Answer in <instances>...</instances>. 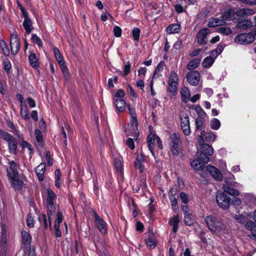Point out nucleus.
Listing matches in <instances>:
<instances>
[{"label":"nucleus","mask_w":256,"mask_h":256,"mask_svg":"<svg viewBox=\"0 0 256 256\" xmlns=\"http://www.w3.org/2000/svg\"><path fill=\"white\" fill-rule=\"evenodd\" d=\"M210 12V10L208 8H205L202 10L196 15V18L198 19L199 20H202Z\"/></svg>","instance_id":"47"},{"label":"nucleus","mask_w":256,"mask_h":256,"mask_svg":"<svg viewBox=\"0 0 256 256\" xmlns=\"http://www.w3.org/2000/svg\"><path fill=\"white\" fill-rule=\"evenodd\" d=\"M197 156L198 160L201 162L202 164H207L210 161V158L208 155L203 152H199L198 150L197 152Z\"/></svg>","instance_id":"37"},{"label":"nucleus","mask_w":256,"mask_h":256,"mask_svg":"<svg viewBox=\"0 0 256 256\" xmlns=\"http://www.w3.org/2000/svg\"><path fill=\"white\" fill-rule=\"evenodd\" d=\"M245 228L246 229L250 230L251 232L252 230L256 228L255 224L252 221L248 222L245 224Z\"/></svg>","instance_id":"59"},{"label":"nucleus","mask_w":256,"mask_h":256,"mask_svg":"<svg viewBox=\"0 0 256 256\" xmlns=\"http://www.w3.org/2000/svg\"><path fill=\"white\" fill-rule=\"evenodd\" d=\"M132 34L134 40L138 41L140 38V30L137 28H134L132 32Z\"/></svg>","instance_id":"55"},{"label":"nucleus","mask_w":256,"mask_h":256,"mask_svg":"<svg viewBox=\"0 0 256 256\" xmlns=\"http://www.w3.org/2000/svg\"><path fill=\"white\" fill-rule=\"evenodd\" d=\"M52 214L50 215V224L49 222V217L48 215V218H47L45 214H42L41 216L38 217V220L41 224H43L44 225V228L46 229L48 228V227L50 228V229L52 228V224H51V216Z\"/></svg>","instance_id":"26"},{"label":"nucleus","mask_w":256,"mask_h":256,"mask_svg":"<svg viewBox=\"0 0 256 256\" xmlns=\"http://www.w3.org/2000/svg\"><path fill=\"white\" fill-rule=\"evenodd\" d=\"M221 125L220 121L216 118H213L210 121V127L214 130H218Z\"/></svg>","instance_id":"41"},{"label":"nucleus","mask_w":256,"mask_h":256,"mask_svg":"<svg viewBox=\"0 0 256 256\" xmlns=\"http://www.w3.org/2000/svg\"><path fill=\"white\" fill-rule=\"evenodd\" d=\"M31 40L33 43L36 44L39 47L42 46V40L36 34H32Z\"/></svg>","instance_id":"49"},{"label":"nucleus","mask_w":256,"mask_h":256,"mask_svg":"<svg viewBox=\"0 0 256 256\" xmlns=\"http://www.w3.org/2000/svg\"><path fill=\"white\" fill-rule=\"evenodd\" d=\"M184 222L188 226H192L194 222V216L191 214H184Z\"/></svg>","instance_id":"40"},{"label":"nucleus","mask_w":256,"mask_h":256,"mask_svg":"<svg viewBox=\"0 0 256 256\" xmlns=\"http://www.w3.org/2000/svg\"><path fill=\"white\" fill-rule=\"evenodd\" d=\"M114 166L118 172H120V173L122 172V163L120 160L115 159L114 160Z\"/></svg>","instance_id":"60"},{"label":"nucleus","mask_w":256,"mask_h":256,"mask_svg":"<svg viewBox=\"0 0 256 256\" xmlns=\"http://www.w3.org/2000/svg\"><path fill=\"white\" fill-rule=\"evenodd\" d=\"M216 202L220 207L224 209L228 208L230 204V198L225 194V192H220L216 195Z\"/></svg>","instance_id":"7"},{"label":"nucleus","mask_w":256,"mask_h":256,"mask_svg":"<svg viewBox=\"0 0 256 256\" xmlns=\"http://www.w3.org/2000/svg\"><path fill=\"white\" fill-rule=\"evenodd\" d=\"M236 12L232 8L226 10L222 16V18L225 20H232L235 19Z\"/></svg>","instance_id":"24"},{"label":"nucleus","mask_w":256,"mask_h":256,"mask_svg":"<svg viewBox=\"0 0 256 256\" xmlns=\"http://www.w3.org/2000/svg\"><path fill=\"white\" fill-rule=\"evenodd\" d=\"M128 128L125 131L126 134L132 136L137 139L139 135L136 116L130 117V122L128 126Z\"/></svg>","instance_id":"5"},{"label":"nucleus","mask_w":256,"mask_h":256,"mask_svg":"<svg viewBox=\"0 0 256 256\" xmlns=\"http://www.w3.org/2000/svg\"><path fill=\"white\" fill-rule=\"evenodd\" d=\"M170 150L174 156H178L181 150L182 142L180 135L178 133H173L170 136Z\"/></svg>","instance_id":"3"},{"label":"nucleus","mask_w":256,"mask_h":256,"mask_svg":"<svg viewBox=\"0 0 256 256\" xmlns=\"http://www.w3.org/2000/svg\"><path fill=\"white\" fill-rule=\"evenodd\" d=\"M210 33V30L208 28H204L200 30L196 35L197 42L199 45L206 44L208 42L207 36Z\"/></svg>","instance_id":"11"},{"label":"nucleus","mask_w":256,"mask_h":256,"mask_svg":"<svg viewBox=\"0 0 256 256\" xmlns=\"http://www.w3.org/2000/svg\"><path fill=\"white\" fill-rule=\"evenodd\" d=\"M226 22L222 18H211L208 22V26L210 28H214L220 26H224L226 24Z\"/></svg>","instance_id":"23"},{"label":"nucleus","mask_w":256,"mask_h":256,"mask_svg":"<svg viewBox=\"0 0 256 256\" xmlns=\"http://www.w3.org/2000/svg\"><path fill=\"white\" fill-rule=\"evenodd\" d=\"M56 194L51 188H48L47 189L46 204L49 219L50 218V215L52 214L55 212L56 208L54 204V202L56 200ZM49 222L50 223V220Z\"/></svg>","instance_id":"2"},{"label":"nucleus","mask_w":256,"mask_h":256,"mask_svg":"<svg viewBox=\"0 0 256 256\" xmlns=\"http://www.w3.org/2000/svg\"><path fill=\"white\" fill-rule=\"evenodd\" d=\"M10 45L12 54L14 55L16 54L20 50V44L19 38L16 32L11 34Z\"/></svg>","instance_id":"10"},{"label":"nucleus","mask_w":256,"mask_h":256,"mask_svg":"<svg viewBox=\"0 0 256 256\" xmlns=\"http://www.w3.org/2000/svg\"><path fill=\"white\" fill-rule=\"evenodd\" d=\"M34 135L39 146H42L43 144V136L42 132L39 130L36 129L34 130Z\"/></svg>","instance_id":"44"},{"label":"nucleus","mask_w":256,"mask_h":256,"mask_svg":"<svg viewBox=\"0 0 256 256\" xmlns=\"http://www.w3.org/2000/svg\"><path fill=\"white\" fill-rule=\"evenodd\" d=\"M18 138L22 140L21 143H20V146L22 148H27L28 150V153L30 155L34 153V150L32 148V145L28 143V142L24 141L23 140V137L20 136L19 134H15Z\"/></svg>","instance_id":"25"},{"label":"nucleus","mask_w":256,"mask_h":256,"mask_svg":"<svg viewBox=\"0 0 256 256\" xmlns=\"http://www.w3.org/2000/svg\"><path fill=\"white\" fill-rule=\"evenodd\" d=\"M236 12V15L238 16L244 17L251 16L255 13L254 10L252 8H240Z\"/></svg>","instance_id":"22"},{"label":"nucleus","mask_w":256,"mask_h":256,"mask_svg":"<svg viewBox=\"0 0 256 256\" xmlns=\"http://www.w3.org/2000/svg\"><path fill=\"white\" fill-rule=\"evenodd\" d=\"M205 134L204 130H202L200 135L198 136V141L202 142H204V137L205 140L208 142H214L216 138V135L211 131L208 132Z\"/></svg>","instance_id":"15"},{"label":"nucleus","mask_w":256,"mask_h":256,"mask_svg":"<svg viewBox=\"0 0 256 256\" xmlns=\"http://www.w3.org/2000/svg\"><path fill=\"white\" fill-rule=\"evenodd\" d=\"M252 22L250 20H244L240 21L237 25L236 27L241 30H245L252 26Z\"/></svg>","instance_id":"34"},{"label":"nucleus","mask_w":256,"mask_h":256,"mask_svg":"<svg viewBox=\"0 0 256 256\" xmlns=\"http://www.w3.org/2000/svg\"><path fill=\"white\" fill-rule=\"evenodd\" d=\"M178 77L177 74L174 71H172L170 74L168 82L172 83H178Z\"/></svg>","instance_id":"51"},{"label":"nucleus","mask_w":256,"mask_h":256,"mask_svg":"<svg viewBox=\"0 0 256 256\" xmlns=\"http://www.w3.org/2000/svg\"><path fill=\"white\" fill-rule=\"evenodd\" d=\"M22 236V242L26 248H28L30 246L32 238L30 234L26 230H22L21 232Z\"/></svg>","instance_id":"21"},{"label":"nucleus","mask_w":256,"mask_h":256,"mask_svg":"<svg viewBox=\"0 0 256 256\" xmlns=\"http://www.w3.org/2000/svg\"><path fill=\"white\" fill-rule=\"evenodd\" d=\"M156 136L152 132L150 133L148 136L147 143L148 146V150H150V152L152 154V156H154V143L155 140H156Z\"/></svg>","instance_id":"19"},{"label":"nucleus","mask_w":256,"mask_h":256,"mask_svg":"<svg viewBox=\"0 0 256 256\" xmlns=\"http://www.w3.org/2000/svg\"><path fill=\"white\" fill-rule=\"evenodd\" d=\"M20 116L24 120H28V110L26 106L21 104Z\"/></svg>","instance_id":"48"},{"label":"nucleus","mask_w":256,"mask_h":256,"mask_svg":"<svg viewBox=\"0 0 256 256\" xmlns=\"http://www.w3.org/2000/svg\"><path fill=\"white\" fill-rule=\"evenodd\" d=\"M28 62L30 66L34 68H37L39 66V62L36 54L30 52L28 56Z\"/></svg>","instance_id":"27"},{"label":"nucleus","mask_w":256,"mask_h":256,"mask_svg":"<svg viewBox=\"0 0 256 256\" xmlns=\"http://www.w3.org/2000/svg\"><path fill=\"white\" fill-rule=\"evenodd\" d=\"M214 62V58L212 56H207L204 60L202 65L205 68H209L212 65Z\"/></svg>","instance_id":"39"},{"label":"nucleus","mask_w":256,"mask_h":256,"mask_svg":"<svg viewBox=\"0 0 256 256\" xmlns=\"http://www.w3.org/2000/svg\"><path fill=\"white\" fill-rule=\"evenodd\" d=\"M46 160L47 161L48 166H51L53 164V160L50 157V153L49 151H48L46 153Z\"/></svg>","instance_id":"62"},{"label":"nucleus","mask_w":256,"mask_h":256,"mask_svg":"<svg viewBox=\"0 0 256 256\" xmlns=\"http://www.w3.org/2000/svg\"><path fill=\"white\" fill-rule=\"evenodd\" d=\"M46 169V164L42 162L36 168V172L38 176V180L40 182H42L44 178V172Z\"/></svg>","instance_id":"17"},{"label":"nucleus","mask_w":256,"mask_h":256,"mask_svg":"<svg viewBox=\"0 0 256 256\" xmlns=\"http://www.w3.org/2000/svg\"><path fill=\"white\" fill-rule=\"evenodd\" d=\"M170 200V204L172 207V209L173 210H174L176 212H178V201L177 198L178 196H174L172 197V196L170 198H169Z\"/></svg>","instance_id":"45"},{"label":"nucleus","mask_w":256,"mask_h":256,"mask_svg":"<svg viewBox=\"0 0 256 256\" xmlns=\"http://www.w3.org/2000/svg\"><path fill=\"white\" fill-rule=\"evenodd\" d=\"M181 126L190 125L189 116L187 114H183L180 116Z\"/></svg>","instance_id":"52"},{"label":"nucleus","mask_w":256,"mask_h":256,"mask_svg":"<svg viewBox=\"0 0 256 256\" xmlns=\"http://www.w3.org/2000/svg\"><path fill=\"white\" fill-rule=\"evenodd\" d=\"M190 163L192 167L196 170H200L204 168V164L196 158L190 160Z\"/></svg>","instance_id":"33"},{"label":"nucleus","mask_w":256,"mask_h":256,"mask_svg":"<svg viewBox=\"0 0 256 256\" xmlns=\"http://www.w3.org/2000/svg\"><path fill=\"white\" fill-rule=\"evenodd\" d=\"M204 220L208 228L212 232L220 234L226 232V226L216 216H207Z\"/></svg>","instance_id":"1"},{"label":"nucleus","mask_w":256,"mask_h":256,"mask_svg":"<svg viewBox=\"0 0 256 256\" xmlns=\"http://www.w3.org/2000/svg\"><path fill=\"white\" fill-rule=\"evenodd\" d=\"M200 60L198 58H194L190 60L187 65V69L188 70H192L197 68L200 64Z\"/></svg>","instance_id":"38"},{"label":"nucleus","mask_w":256,"mask_h":256,"mask_svg":"<svg viewBox=\"0 0 256 256\" xmlns=\"http://www.w3.org/2000/svg\"><path fill=\"white\" fill-rule=\"evenodd\" d=\"M144 240L146 246L150 248L153 249L156 246V240L154 234L148 233Z\"/></svg>","instance_id":"18"},{"label":"nucleus","mask_w":256,"mask_h":256,"mask_svg":"<svg viewBox=\"0 0 256 256\" xmlns=\"http://www.w3.org/2000/svg\"><path fill=\"white\" fill-rule=\"evenodd\" d=\"M219 32L221 34H224L226 35H228L232 33L231 30L228 28L222 27L219 29Z\"/></svg>","instance_id":"63"},{"label":"nucleus","mask_w":256,"mask_h":256,"mask_svg":"<svg viewBox=\"0 0 256 256\" xmlns=\"http://www.w3.org/2000/svg\"><path fill=\"white\" fill-rule=\"evenodd\" d=\"M96 226L100 232L103 234L108 233V224L96 212L94 214Z\"/></svg>","instance_id":"9"},{"label":"nucleus","mask_w":256,"mask_h":256,"mask_svg":"<svg viewBox=\"0 0 256 256\" xmlns=\"http://www.w3.org/2000/svg\"><path fill=\"white\" fill-rule=\"evenodd\" d=\"M194 109L198 116V118L204 119L207 116L206 114L200 106H195Z\"/></svg>","instance_id":"46"},{"label":"nucleus","mask_w":256,"mask_h":256,"mask_svg":"<svg viewBox=\"0 0 256 256\" xmlns=\"http://www.w3.org/2000/svg\"><path fill=\"white\" fill-rule=\"evenodd\" d=\"M255 36L252 33H244L236 36L234 42L238 44H244L253 42Z\"/></svg>","instance_id":"6"},{"label":"nucleus","mask_w":256,"mask_h":256,"mask_svg":"<svg viewBox=\"0 0 256 256\" xmlns=\"http://www.w3.org/2000/svg\"><path fill=\"white\" fill-rule=\"evenodd\" d=\"M28 252V256H36V252L34 249L33 247L28 246L27 248H26V252Z\"/></svg>","instance_id":"64"},{"label":"nucleus","mask_w":256,"mask_h":256,"mask_svg":"<svg viewBox=\"0 0 256 256\" xmlns=\"http://www.w3.org/2000/svg\"><path fill=\"white\" fill-rule=\"evenodd\" d=\"M206 170L210 174L212 177L216 180H220L222 178L221 172L214 166L208 165L206 168Z\"/></svg>","instance_id":"16"},{"label":"nucleus","mask_w":256,"mask_h":256,"mask_svg":"<svg viewBox=\"0 0 256 256\" xmlns=\"http://www.w3.org/2000/svg\"><path fill=\"white\" fill-rule=\"evenodd\" d=\"M234 218L239 223L244 224L247 220V217L242 214H236Z\"/></svg>","instance_id":"53"},{"label":"nucleus","mask_w":256,"mask_h":256,"mask_svg":"<svg viewBox=\"0 0 256 256\" xmlns=\"http://www.w3.org/2000/svg\"><path fill=\"white\" fill-rule=\"evenodd\" d=\"M53 51H54L55 57L56 58V60L58 61V64L61 63L62 64H63L64 62V60L60 52V50L58 48L54 47L53 48Z\"/></svg>","instance_id":"42"},{"label":"nucleus","mask_w":256,"mask_h":256,"mask_svg":"<svg viewBox=\"0 0 256 256\" xmlns=\"http://www.w3.org/2000/svg\"><path fill=\"white\" fill-rule=\"evenodd\" d=\"M244 198L248 202L252 203L256 202V197L253 194H244Z\"/></svg>","instance_id":"56"},{"label":"nucleus","mask_w":256,"mask_h":256,"mask_svg":"<svg viewBox=\"0 0 256 256\" xmlns=\"http://www.w3.org/2000/svg\"><path fill=\"white\" fill-rule=\"evenodd\" d=\"M9 180L12 187L16 190H22L26 181L25 178L22 174L14 178H10Z\"/></svg>","instance_id":"12"},{"label":"nucleus","mask_w":256,"mask_h":256,"mask_svg":"<svg viewBox=\"0 0 256 256\" xmlns=\"http://www.w3.org/2000/svg\"><path fill=\"white\" fill-rule=\"evenodd\" d=\"M180 25L178 24H173L169 25L166 29L168 34H178L180 32Z\"/></svg>","instance_id":"28"},{"label":"nucleus","mask_w":256,"mask_h":256,"mask_svg":"<svg viewBox=\"0 0 256 256\" xmlns=\"http://www.w3.org/2000/svg\"><path fill=\"white\" fill-rule=\"evenodd\" d=\"M197 148L199 152H203L208 156H211L214 153V149L210 145L200 142H199Z\"/></svg>","instance_id":"14"},{"label":"nucleus","mask_w":256,"mask_h":256,"mask_svg":"<svg viewBox=\"0 0 256 256\" xmlns=\"http://www.w3.org/2000/svg\"><path fill=\"white\" fill-rule=\"evenodd\" d=\"M18 168L19 165L14 161L11 160L9 162L6 168L7 175L9 179L20 175L18 172Z\"/></svg>","instance_id":"8"},{"label":"nucleus","mask_w":256,"mask_h":256,"mask_svg":"<svg viewBox=\"0 0 256 256\" xmlns=\"http://www.w3.org/2000/svg\"><path fill=\"white\" fill-rule=\"evenodd\" d=\"M22 24L27 34L33 30L32 22L30 18H24Z\"/></svg>","instance_id":"32"},{"label":"nucleus","mask_w":256,"mask_h":256,"mask_svg":"<svg viewBox=\"0 0 256 256\" xmlns=\"http://www.w3.org/2000/svg\"><path fill=\"white\" fill-rule=\"evenodd\" d=\"M182 101L184 102H187L190 100V92L188 88L184 86L180 90Z\"/></svg>","instance_id":"29"},{"label":"nucleus","mask_w":256,"mask_h":256,"mask_svg":"<svg viewBox=\"0 0 256 256\" xmlns=\"http://www.w3.org/2000/svg\"><path fill=\"white\" fill-rule=\"evenodd\" d=\"M164 62L162 61L160 62L154 71L153 74L152 79L156 78H158L160 76V74L162 71L164 70Z\"/></svg>","instance_id":"35"},{"label":"nucleus","mask_w":256,"mask_h":256,"mask_svg":"<svg viewBox=\"0 0 256 256\" xmlns=\"http://www.w3.org/2000/svg\"><path fill=\"white\" fill-rule=\"evenodd\" d=\"M144 156L142 154L138 155L136 158V160L134 162V166L136 168L138 169L140 172H142L144 166Z\"/></svg>","instance_id":"20"},{"label":"nucleus","mask_w":256,"mask_h":256,"mask_svg":"<svg viewBox=\"0 0 256 256\" xmlns=\"http://www.w3.org/2000/svg\"><path fill=\"white\" fill-rule=\"evenodd\" d=\"M130 72V64L129 62H127L124 66V76H127Z\"/></svg>","instance_id":"61"},{"label":"nucleus","mask_w":256,"mask_h":256,"mask_svg":"<svg viewBox=\"0 0 256 256\" xmlns=\"http://www.w3.org/2000/svg\"><path fill=\"white\" fill-rule=\"evenodd\" d=\"M114 104L116 109L120 112L124 111L126 109V102L124 100L116 98Z\"/></svg>","instance_id":"30"},{"label":"nucleus","mask_w":256,"mask_h":256,"mask_svg":"<svg viewBox=\"0 0 256 256\" xmlns=\"http://www.w3.org/2000/svg\"><path fill=\"white\" fill-rule=\"evenodd\" d=\"M0 47L2 50L4 55L8 56L10 55V50L8 45L4 40H0Z\"/></svg>","instance_id":"43"},{"label":"nucleus","mask_w":256,"mask_h":256,"mask_svg":"<svg viewBox=\"0 0 256 256\" xmlns=\"http://www.w3.org/2000/svg\"><path fill=\"white\" fill-rule=\"evenodd\" d=\"M0 135L8 143L10 152L15 154L16 152L18 143L16 138L8 132L0 130Z\"/></svg>","instance_id":"4"},{"label":"nucleus","mask_w":256,"mask_h":256,"mask_svg":"<svg viewBox=\"0 0 256 256\" xmlns=\"http://www.w3.org/2000/svg\"><path fill=\"white\" fill-rule=\"evenodd\" d=\"M181 128L186 136H188L191 132L190 124V125H182L181 126Z\"/></svg>","instance_id":"58"},{"label":"nucleus","mask_w":256,"mask_h":256,"mask_svg":"<svg viewBox=\"0 0 256 256\" xmlns=\"http://www.w3.org/2000/svg\"><path fill=\"white\" fill-rule=\"evenodd\" d=\"M204 119L197 118L196 120V128L198 130H202L204 128Z\"/></svg>","instance_id":"54"},{"label":"nucleus","mask_w":256,"mask_h":256,"mask_svg":"<svg viewBox=\"0 0 256 256\" xmlns=\"http://www.w3.org/2000/svg\"><path fill=\"white\" fill-rule=\"evenodd\" d=\"M186 80L190 85L196 86L199 82L200 74L197 70L190 71L187 74Z\"/></svg>","instance_id":"13"},{"label":"nucleus","mask_w":256,"mask_h":256,"mask_svg":"<svg viewBox=\"0 0 256 256\" xmlns=\"http://www.w3.org/2000/svg\"><path fill=\"white\" fill-rule=\"evenodd\" d=\"M224 192L225 194H228L231 196H238L239 195V192L233 188H230L228 185H224L223 186Z\"/></svg>","instance_id":"36"},{"label":"nucleus","mask_w":256,"mask_h":256,"mask_svg":"<svg viewBox=\"0 0 256 256\" xmlns=\"http://www.w3.org/2000/svg\"><path fill=\"white\" fill-rule=\"evenodd\" d=\"M180 222V218L178 214L174 216L169 220V224L172 226V231L176 232L178 230V224Z\"/></svg>","instance_id":"31"},{"label":"nucleus","mask_w":256,"mask_h":256,"mask_svg":"<svg viewBox=\"0 0 256 256\" xmlns=\"http://www.w3.org/2000/svg\"><path fill=\"white\" fill-rule=\"evenodd\" d=\"M168 88L170 92H172L173 95L176 94L178 86V83H172L168 82Z\"/></svg>","instance_id":"50"},{"label":"nucleus","mask_w":256,"mask_h":256,"mask_svg":"<svg viewBox=\"0 0 256 256\" xmlns=\"http://www.w3.org/2000/svg\"><path fill=\"white\" fill-rule=\"evenodd\" d=\"M34 218L30 214H28L26 218V224L29 228H32L34 226Z\"/></svg>","instance_id":"57"}]
</instances>
